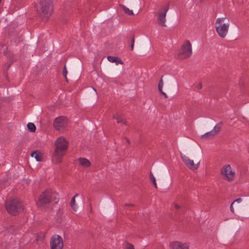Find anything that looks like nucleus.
Segmentation results:
<instances>
[{
    "label": "nucleus",
    "mask_w": 249,
    "mask_h": 249,
    "mask_svg": "<svg viewBox=\"0 0 249 249\" xmlns=\"http://www.w3.org/2000/svg\"><path fill=\"white\" fill-rule=\"evenodd\" d=\"M68 142L64 137H60L57 139L54 143V151L52 160L56 164L62 161V157L65 155L68 149Z\"/></svg>",
    "instance_id": "obj_1"
},
{
    "label": "nucleus",
    "mask_w": 249,
    "mask_h": 249,
    "mask_svg": "<svg viewBox=\"0 0 249 249\" xmlns=\"http://www.w3.org/2000/svg\"><path fill=\"white\" fill-rule=\"evenodd\" d=\"M56 198L51 191L46 190L41 193L36 202L37 206L45 210H49L51 204Z\"/></svg>",
    "instance_id": "obj_2"
},
{
    "label": "nucleus",
    "mask_w": 249,
    "mask_h": 249,
    "mask_svg": "<svg viewBox=\"0 0 249 249\" xmlns=\"http://www.w3.org/2000/svg\"><path fill=\"white\" fill-rule=\"evenodd\" d=\"M230 21L226 17L217 18L215 21V27L218 35L221 38H225L228 32Z\"/></svg>",
    "instance_id": "obj_3"
},
{
    "label": "nucleus",
    "mask_w": 249,
    "mask_h": 249,
    "mask_svg": "<svg viewBox=\"0 0 249 249\" xmlns=\"http://www.w3.org/2000/svg\"><path fill=\"white\" fill-rule=\"evenodd\" d=\"M5 207L7 212L12 215H17L22 210V204L18 199H12L5 202Z\"/></svg>",
    "instance_id": "obj_4"
},
{
    "label": "nucleus",
    "mask_w": 249,
    "mask_h": 249,
    "mask_svg": "<svg viewBox=\"0 0 249 249\" xmlns=\"http://www.w3.org/2000/svg\"><path fill=\"white\" fill-rule=\"evenodd\" d=\"M192 54V45L188 40H186L177 54V58L184 59L190 57Z\"/></svg>",
    "instance_id": "obj_5"
},
{
    "label": "nucleus",
    "mask_w": 249,
    "mask_h": 249,
    "mask_svg": "<svg viewBox=\"0 0 249 249\" xmlns=\"http://www.w3.org/2000/svg\"><path fill=\"white\" fill-rule=\"evenodd\" d=\"M52 3V0H39L41 13L45 18L51 15L53 10Z\"/></svg>",
    "instance_id": "obj_6"
},
{
    "label": "nucleus",
    "mask_w": 249,
    "mask_h": 249,
    "mask_svg": "<svg viewBox=\"0 0 249 249\" xmlns=\"http://www.w3.org/2000/svg\"><path fill=\"white\" fill-rule=\"evenodd\" d=\"M221 174L224 176V178L229 181H232L235 176V172L232 171L229 164L225 165L221 170Z\"/></svg>",
    "instance_id": "obj_7"
},
{
    "label": "nucleus",
    "mask_w": 249,
    "mask_h": 249,
    "mask_svg": "<svg viewBox=\"0 0 249 249\" xmlns=\"http://www.w3.org/2000/svg\"><path fill=\"white\" fill-rule=\"evenodd\" d=\"M51 249H62L63 242L62 237L58 235L53 236L50 239Z\"/></svg>",
    "instance_id": "obj_8"
},
{
    "label": "nucleus",
    "mask_w": 249,
    "mask_h": 249,
    "mask_svg": "<svg viewBox=\"0 0 249 249\" xmlns=\"http://www.w3.org/2000/svg\"><path fill=\"white\" fill-rule=\"evenodd\" d=\"M169 5L164 6L158 13L157 22L161 26L165 27L166 26L165 24L166 20V13L169 10Z\"/></svg>",
    "instance_id": "obj_9"
},
{
    "label": "nucleus",
    "mask_w": 249,
    "mask_h": 249,
    "mask_svg": "<svg viewBox=\"0 0 249 249\" xmlns=\"http://www.w3.org/2000/svg\"><path fill=\"white\" fill-rule=\"evenodd\" d=\"M67 119L64 116L58 117L53 122L54 127L58 130L65 128L67 125Z\"/></svg>",
    "instance_id": "obj_10"
},
{
    "label": "nucleus",
    "mask_w": 249,
    "mask_h": 249,
    "mask_svg": "<svg viewBox=\"0 0 249 249\" xmlns=\"http://www.w3.org/2000/svg\"><path fill=\"white\" fill-rule=\"evenodd\" d=\"M180 156L182 161L189 168L191 169H197L198 168L199 162L195 164L194 161L190 159L186 155L180 153Z\"/></svg>",
    "instance_id": "obj_11"
},
{
    "label": "nucleus",
    "mask_w": 249,
    "mask_h": 249,
    "mask_svg": "<svg viewBox=\"0 0 249 249\" xmlns=\"http://www.w3.org/2000/svg\"><path fill=\"white\" fill-rule=\"evenodd\" d=\"M77 160L79 162L80 165L84 167H89L91 165L90 161L86 158H79L77 159Z\"/></svg>",
    "instance_id": "obj_12"
},
{
    "label": "nucleus",
    "mask_w": 249,
    "mask_h": 249,
    "mask_svg": "<svg viewBox=\"0 0 249 249\" xmlns=\"http://www.w3.org/2000/svg\"><path fill=\"white\" fill-rule=\"evenodd\" d=\"M108 61L111 63H115L116 65L118 64H123V61L120 58L116 56H108L107 57Z\"/></svg>",
    "instance_id": "obj_13"
},
{
    "label": "nucleus",
    "mask_w": 249,
    "mask_h": 249,
    "mask_svg": "<svg viewBox=\"0 0 249 249\" xmlns=\"http://www.w3.org/2000/svg\"><path fill=\"white\" fill-rule=\"evenodd\" d=\"M183 243L178 241L170 244L171 249H181Z\"/></svg>",
    "instance_id": "obj_14"
},
{
    "label": "nucleus",
    "mask_w": 249,
    "mask_h": 249,
    "mask_svg": "<svg viewBox=\"0 0 249 249\" xmlns=\"http://www.w3.org/2000/svg\"><path fill=\"white\" fill-rule=\"evenodd\" d=\"M215 136V135L214 134V133H213V131H212V130H211L209 132H206L203 135H202L201 138H205L206 139H210L213 138Z\"/></svg>",
    "instance_id": "obj_15"
},
{
    "label": "nucleus",
    "mask_w": 249,
    "mask_h": 249,
    "mask_svg": "<svg viewBox=\"0 0 249 249\" xmlns=\"http://www.w3.org/2000/svg\"><path fill=\"white\" fill-rule=\"evenodd\" d=\"M32 157H34L35 158L36 161H40L41 160V157L40 155V153L37 151H34L31 154Z\"/></svg>",
    "instance_id": "obj_16"
},
{
    "label": "nucleus",
    "mask_w": 249,
    "mask_h": 249,
    "mask_svg": "<svg viewBox=\"0 0 249 249\" xmlns=\"http://www.w3.org/2000/svg\"><path fill=\"white\" fill-rule=\"evenodd\" d=\"M223 123L221 122L217 124L213 127V129L212 130L215 135L220 131V129Z\"/></svg>",
    "instance_id": "obj_17"
},
{
    "label": "nucleus",
    "mask_w": 249,
    "mask_h": 249,
    "mask_svg": "<svg viewBox=\"0 0 249 249\" xmlns=\"http://www.w3.org/2000/svg\"><path fill=\"white\" fill-rule=\"evenodd\" d=\"M78 196V194L75 195L71 199V206L72 208V210L74 211H76L77 209V207L75 204V198Z\"/></svg>",
    "instance_id": "obj_18"
},
{
    "label": "nucleus",
    "mask_w": 249,
    "mask_h": 249,
    "mask_svg": "<svg viewBox=\"0 0 249 249\" xmlns=\"http://www.w3.org/2000/svg\"><path fill=\"white\" fill-rule=\"evenodd\" d=\"M114 118L117 120V122L118 123H122L124 125H127L126 121L125 120H124L122 117L119 115H117L116 117L114 116Z\"/></svg>",
    "instance_id": "obj_19"
},
{
    "label": "nucleus",
    "mask_w": 249,
    "mask_h": 249,
    "mask_svg": "<svg viewBox=\"0 0 249 249\" xmlns=\"http://www.w3.org/2000/svg\"><path fill=\"white\" fill-rule=\"evenodd\" d=\"M27 127L31 132H34L36 131V126L34 124L32 123H28L27 124Z\"/></svg>",
    "instance_id": "obj_20"
},
{
    "label": "nucleus",
    "mask_w": 249,
    "mask_h": 249,
    "mask_svg": "<svg viewBox=\"0 0 249 249\" xmlns=\"http://www.w3.org/2000/svg\"><path fill=\"white\" fill-rule=\"evenodd\" d=\"M122 8L124 11V12L127 14L128 15H133V12L131 10L129 9L127 7H125V6L123 5L122 6Z\"/></svg>",
    "instance_id": "obj_21"
},
{
    "label": "nucleus",
    "mask_w": 249,
    "mask_h": 249,
    "mask_svg": "<svg viewBox=\"0 0 249 249\" xmlns=\"http://www.w3.org/2000/svg\"><path fill=\"white\" fill-rule=\"evenodd\" d=\"M163 86V82L162 78L160 80L159 85H158V89L160 92H161V90H162V87Z\"/></svg>",
    "instance_id": "obj_22"
},
{
    "label": "nucleus",
    "mask_w": 249,
    "mask_h": 249,
    "mask_svg": "<svg viewBox=\"0 0 249 249\" xmlns=\"http://www.w3.org/2000/svg\"><path fill=\"white\" fill-rule=\"evenodd\" d=\"M63 75L65 77V79H66V81L67 82H68V79H67V74L68 73V71H67V69H66V66L65 65L64 68H63Z\"/></svg>",
    "instance_id": "obj_23"
},
{
    "label": "nucleus",
    "mask_w": 249,
    "mask_h": 249,
    "mask_svg": "<svg viewBox=\"0 0 249 249\" xmlns=\"http://www.w3.org/2000/svg\"><path fill=\"white\" fill-rule=\"evenodd\" d=\"M125 249H134V247L133 245H132L131 244L127 243L126 244Z\"/></svg>",
    "instance_id": "obj_24"
},
{
    "label": "nucleus",
    "mask_w": 249,
    "mask_h": 249,
    "mask_svg": "<svg viewBox=\"0 0 249 249\" xmlns=\"http://www.w3.org/2000/svg\"><path fill=\"white\" fill-rule=\"evenodd\" d=\"M134 42H135V39H134V36H131V50L132 51L134 48Z\"/></svg>",
    "instance_id": "obj_25"
},
{
    "label": "nucleus",
    "mask_w": 249,
    "mask_h": 249,
    "mask_svg": "<svg viewBox=\"0 0 249 249\" xmlns=\"http://www.w3.org/2000/svg\"><path fill=\"white\" fill-rule=\"evenodd\" d=\"M151 181L153 183V184L154 185L155 187L157 188V185L155 178H153L152 179H151Z\"/></svg>",
    "instance_id": "obj_26"
},
{
    "label": "nucleus",
    "mask_w": 249,
    "mask_h": 249,
    "mask_svg": "<svg viewBox=\"0 0 249 249\" xmlns=\"http://www.w3.org/2000/svg\"><path fill=\"white\" fill-rule=\"evenodd\" d=\"M196 88H197L198 89H201L202 88V83H198L196 86Z\"/></svg>",
    "instance_id": "obj_27"
},
{
    "label": "nucleus",
    "mask_w": 249,
    "mask_h": 249,
    "mask_svg": "<svg viewBox=\"0 0 249 249\" xmlns=\"http://www.w3.org/2000/svg\"><path fill=\"white\" fill-rule=\"evenodd\" d=\"M242 201V199L241 198H239L233 201L232 203V204H234L235 202H237L238 203H240Z\"/></svg>",
    "instance_id": "obj_28"
},
{
    "label": "nucleus",
    "mask_w": 249,
    "mask_h": 249,
    "mask_svg": "<svg viewBox=\"0 0 249 249\" xmlns=\"http://www.w3.org/2000/svg\"><path fill=\"white\" fill-rule=\"evenodd\" d=\"M181 249H189V246L187 244H183Z\"/></svg>",
    "instance_id": "obj_29"
},
{
    "label": "nucleus",
    "mask_w": 249,
    "mask_h": 249,
    "mask_svg": "<svg viewBox=\"0 0 249 249\" xmlns=\"http://www.w3.org/2000/svg\"><path fill=\"white\" fill-rule=\"evenodd\" d=\"M234 204H232V203H231V206H230V210L231 211L232 213H234V208H233V205Z\"/></svg>",
    "instance_id": "obj_30"
},
{
    "label": "nucleus",
    "mask_w": 249,
    "mask_h": 249,
    "mask_svg": "<svg viewBox=\"0 0 249 249\" xmlns=\"http://www.w3.org/2000/svg\"><path fill=\"white\" fill-rule=\"evenodd\" d=\"M43 236L44 235H43L42 236H40V237H39L38 236H37L36 237V240L37 241H39V240H42L43 239Z\"/></svg>",
    "instance_id": "obj_31"
},
{
    "label": "nucleus",
    "mask_w": 249,
    "mask_h": 249,
    "mask_svg": "<svg viewBox=\"0 0 249 249\" xmlns=\"http://www.w3.org/2000/svg\"><path fill=\"white\" fill-rule=\"evenodd\" d=\"M174 207L177 210H179L180 209V206L178 205L177 204H175Z\"/></svg>",
    "instance_id": "obj_32"
},
{
    "label": "nucleus",
    "mask_w": 249,
    "mask_h": 249,
    "mask_svg": "<svg viewBox=\"0 0 249 249\" xmlns=\"http://www.w3.org/2000/svg\"><path fill=\"white\" fill-rule=\"evenodd\" d=\"M160 93L164 96L165 98H167V97H168V96H167V94H166L165 92H164L162 91V90H161V92H160Z\"/></svg>",
    "instance_id": "obj_33"
},
{
    "label": "nucleus",
    "mask_w": 249,
    "mask_h": 249,
    "mask_svg": "<svg viewBox=\"0 0 249 249\" xmlns=\"http://www.w3.org/2000/svg\"><path fill=\"white\" fill-rule=\"evenodd\" d=\"M150 179H152L153 178H155L153 173L152 172H150Z\"/></svg>",
    "instance_id": "obj_34"
},
{
    "label": "nucleus",
    "mask_w": 249,
    "mask_h": 249,
    "mask_svg": "<svg viewBox=\"0 0 249 249\" xmlns=\"http://www.w3.org/2000/svg\"><path fill=\"white\" fill-rule=\"evenodd\" d=\"M125 139L126 140V142L128 143H130V141H129V140L127 138H125Z\"/></svg>",
    "instance_id": "obj_35"
},
{
    "label": "nucleus",
    "mask_w": 249,
    "mask_h": 249,
    "mask_svg": "<svg viewBox=\"0 0 249 249\" xmlns=\"http://www.w3.org/2000/svg\"><path fill=\"white\" fill-rule=\"evenodd\" d=\"M125 206H133V204H125Z\"/></svg>",
    "instance_id": "obj_36"
},
{
    "label": "nucleus",
    "mask_w": 249,
    "mask_h": 249,
    "mask_svg": "<svg viewBox=\"0 0 249 249\" xmlns=\"http://www.w3.org/2000/svg\"><path fill=\"white\" fill-rule=\"evenodd\" d=\"M10 65H11V64H10L8 66V68H9L10 67Z\"/></svg>",
    "instance_id": "obj_37"
},
{
    "label": "nucleus",
    "mask_w": 249,
    "mask_h": 249,
    "mask_svg": "<svg viewBox=\"0 0 249 249\" xmlns=\"http://www.w3.org/2000/svg\"><path fill=\"white\" fill-rule=\"evenodd\" d=\"M201 1H202V0H200Z\"/></svg>",
    "instance_id": "obj_38"
}]
</instances>
